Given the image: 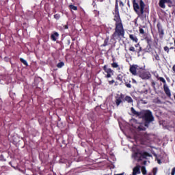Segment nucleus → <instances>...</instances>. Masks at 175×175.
I'll return each mask as SVG.
<instances>
[{
  "mask_svg": "<svg viewBox=\"0 0 175 175\" xmlns=\"http://www.w3.org/2000/svg\"><path fill=\"white\" fill-rule=\"evenodd\" d=\"M115 175H124V174H115Z\"/></svg>",
  "mask_w": 175,
  "mask_h": 175,
  "instance_id": "38",
  "label": "nucleus"
},
{
  "mask_svg": "<svg viewBox=\"0 0 175 175\" xmlns=\"http://www.w3.org/2000/svg\"><path fill=\"white\" fill-rule=\"evenodd\" d=\"M147 163V161H144V165H146Z\"/></svg>",
  "mask_w": 175,
  "mask_h": 175,
  "instance_id": "37",
  "label": "nucleus"
},
{
  "mask_svg": "<svg viewBox=\"0 0 175 175\" xmlns=\"http://www.w3.org/2000/svg\"><path fill=\"white\" fill-rule=\"evenodd\" d=\"M166 2H167V0H160V1H159L160 8L165 9V3H166Z\"/></svg>",
  "mask_w": 175,
  "mask_h": 175,
  "instance_id": "7",
  "label": "nucleus"
},
{
  "mask_svg": "<svg viewBox=\"0 0 175 175\" xmlns=\"http://www.w3.org/2000/svg\"><path fill=\"white\" fill-rule=\"evenodd\" d=\"M141 77L142 79H148V75H147L146 74H142Z\"/></svg>",
  "mask_w": 175,
  "mask_h": 175,
  "instance_id": "18",
  "label": "nucleus"
},
{
  "mask_svg": "<svg viewBox=\"0 0 175 175\" xmlns=\"http://www.w3.org/2000/svg\"><path fill=\"white\" fill-rule=\"evenodd\" d=\"M139 33H142V34L144 33V30L143 29H139Z\"/></svg>",
  "mask_w": 175,
  "mask_h": 175,
  "instance_id": "30",
  "label": "nucleus"
},
{
  "mask_svg": "<svg viewBox=\"0 0 175 175\" xmlns=\"http://www.w3.org/2000/svg\"><path fill=\"white\" fill-rule=\"evenodd\" d=\"M113 83H115L114 80L109 81V84H113Z\"/></svg>",
  "mask_w": 175,
  "mask_h": 175,
  "instance_id": "31",
  "label": "nucleus"
},
{
  "mask_svg": "<svg viewBox=\"0 0 175 175\" xmlns=\"http://www.w3.org/2000/svg\"><path fill=\"white\" fill-rule=\"evenodd\" d=\"M64 28H65L66 29H68V25H65V26H64Z\"/></svg>",
  "mask_w": 175,
  "mask_h": 175,
  "instance_id": "36",
  "label": "nucleus"
},
{
  "mask_svg": "<svg viewBox=\"0 0 175 175\" xmlns=\"http://www.w3.org/2000/svg\"><path fill=\"white\" fill-rule=\"evenodd\" d=\"M57 66V68H62V66H64V62L58 63Z\"/></svg>",
  "mask_w": 175,
  "mask_h": 175,
  "instance_id": "20",
  "label": "nucleus"
},
{
  "mask_svg": "<svg viewBox=\"0 0 175 175\" xmlns=\"http://www.w3.org/2000/svg\"><path fill=\"white\" fill-rule=\"evenodd\" d=\"M69 8L71 10H77V6H75L73 5H69Z\"/></svg>",
  "mask_w": 175,
  "mask_h": 175,
  "instance_id": "16",
  "label": "nucleus"
},
{
  "mask_svg": "<svg viewBox=\"0 0 175 175\" xmlns=\"http://www.w3.org/2000/svg\"><path fill=\"white\" fill-rule=\"evenodd\" d=\"M104 70H105V72H106V73H107V74L111 73V75H113V71H112V70H111L110 68H106V66H104Z\"/></svg>",
  "mask_w": 175,
  "mask_h": 175,
  "instance_id": "13",
  "label": "nucleus"
},
{
  "mask_svg": "<svg viewBox=\"0 0 175 175\" xmlns=\"http://www.w3.org/2000/svg\"><path fill=\"white\" fill-rule=\"evenodd\" d=\"M159 80H160V81H161L162 83H166V81H165V79L163 78V77H160V78H159Z\"/></svg>",
  "mask_w": 175,
  "mask_h": 175,
  "instance_id": "22",
  "label": "nucleus"
},
{
  "mask_svg": "<svg viewBox=\"0 0 175 175\" xmlns=\"http://www.w3.org/2000/svg\"><path fill=\"white\" fill-rule=\"evenodd\" d=\"M144 6H146V5L142 0L139 2V5L137 4V3H133L134 10L136 12L138 16H142V14L144 13Z\"/></svg>",
  "mask_w": 175,
  "mask_h": 175,
  "instance_id": "3",
  "label": "nucleus"
},
{
  "mask_svg": "<svg viewBox=\"0 0 175 175\" xmlns=\"http://www.w3.org/2000/svg\"><path fill=\"white\" fill-rule=\"evenodd\" d=\"M106 77L109 79V77H111V73H109L107 75Z\"/></svg>",
  "mask_w": 175,
  "mask_h": 175,
  "instance_id": "29",
  "label": "nucleus"
},
{
  "mask_svg": "<svg viewBox=\"0 0 175 175\" xmlns=\"http://www.w3.org/2000/svg\"><path fill=\"white\" fill-rule=\"evenodd\" d=\"M137 68H139V66L137 65H133L130 67V72L131 73H132V75H133L134 76H136V75H137L136 70L137 69Z\"/></svg>",
  "mask_w": 175,
  "mask_h": 175,
  "instance_id": "5",
  "label": "nucleus"
},
{
  "mask_svg": "<svg viewBox=\"0 0 175 175\" xmlns=\"http://www.w3.org/2000/svg\"><path fill=\"white\" fill-rule=\"evenodd\" d=\"M141 170H142V172L143 174H146L147 171L146 170V167L142 166V168H141Z\"/></svg>",
  "mask_w": 175,
  "mask_h": 175,
  "instance_id": "17",
  "label": "nucleus"
},
{
  "mask_svg": "<svg viewBox=\"0 0 175 175\" xmlns=\"http://www.w3.org/2000/svg\"><path fill=\"white\" fill-rule=\"evenodd\" d=\"M120 5H122V6H124V3H122V2H120Z\"/></svg>",
  "mask_w": 175,
  "mask_h": 175,
  "instance_id": "39",
  "label": "nucleus"
},
{
  "mask_svg": "<svg viewBox=\"0 0 175 175\" xmlns=\"http://www.w3.org/2000/svg\"><path fill=\"white\" fill-rule=\"evenodd\" d=\"M139 44H135V47H139Z\"/></svg>",
  "mask_w": 175,
  "mask_h": 175,
  "instance_id": "34",
  "label": "nucleus"
},
{
  "mask_svg": "<svg viewBox=\"0 0 175 175\" xmlns=\"http://www.w3.org/2000/svg\"><path fill=\"white\" fill-rule=\"evenodd\" d=\"M164 50H165V51H167V53H169V47L165 46Z\"/></svg>",
  "mask_w": 175,
  "mask_h": 175,
  "instance_id": "24",
  "label": "nucleus"
},
{
  "mask_svg": "<svg viewBox=\"0 0 175 175\" xmlns=\"http://www.w3.org/2000/svg\"><path fill=\"white\" fill-rule=\"evenodd\" d=\"M155 59H157V61H159V55H157L156 56H155Z\"/></svg>",
  "mask_w": 175,
  "mask_h": 175,
  "instance_id": "28",
  "label": "nucleus"
},
{
  "mask_svg": "<svg viewBox=\"0 0 175 175\" xmlns=\"http://www.w3.org/2000/svg\"><path fill=\"white\" fill-rule=\"evenodd\" d=\"M172 70L175 72V65L173 66Z\"/></svg>",
  "mask_w": 175,
  "mask_h": 175,
  "instance_id": "33",
  "label": "nucleus"
},
{
  "mask_svg": "<svg viewBox=\"0 0 175 175\" xmlns=\"http://www.w3.org/2000/svg\"><path fill=\"white\" fill-rule=\"evenodd\" d=\"M112 68H118V64L116 62L111 64Z\"/></svg>",
  "mask_w": 175,
  "mask_h": 175,
  "instance_id": "21",
  "label": "nucleus"
},
{
  "mask_svg": "<svg viewBox=\"0 0 175 175\" xmlns=\"http://www.w3.org/2000/svg\"><path fill=\"white\" fill-rule=\"evenodd\" d=\"M135 128L137 129V131H146V127H144L142 123L137 124Z\"/></svg>",
  "mask_w": 175,
  "mask_h": 175,
  "instance_id": "6",
  "label": "nucleus"
},
{
  "mask_svg": "<svg viewBox=\"0 0 175 175\" xmlns=\"http://www.w3.org/2000/svg\"><path fill=\"white\" fill-rule=\"evenodd\" d=\"M129 51H130L135 52V47L131 46V47L129 48Z\"/></svg>",
  "mask_w": 175,
  "mask_h": 175,
  "instance_id": "23",
  "label": "nucleus"
},
{
  "mask_svg": "<svg viewBox=\"0 0 175 175\" xmlns=\"http://www.w3.org/2000/svg\"><path fill=\"white\" fill-rule=\"evenodd\" d=\"M139 118H142L145 121V126H148L150 122H152L154 121V116H152V113H151L149 110H144L140 112Z\"/></svg>",
  "mask_w": 175,
  "mask_h": 175,
  "instance_id": "2",
  "label": "nucleus"
},
{
  "mask_svg": "<svg viewBox=\"0 0 175 175\" xmlns=\"http://www.w3.org/2000/svg\"><path fill=\"white\" fill-rule=\"evenodd\" d=\"M118 79L120 80V81L122 80V79H120V77H118Z\"/></svg>",
  "mask_w": 175,
  "mask_h": 175,
  "instance_id": "35",
  "label": "nucleus"
},
{
  "mask_svg": "<svg viewBox=\"0 0 175 175\" xmlns=\"http://www.w3.org/2000/svg\"><path fill=\"white\" fill-rule=\"evenodd\" d=\"M130 39L133 40V42H135V43H137V38L135 37V36L131 34L129 36Z\"/></svg>",
  "mask_w": 175,
  "mask_h": 175,
  "instance_id": "12",
  "label": "nucleus"
},
{
  "mask_svg": "<svg viewBox=\"0 0 175 175\" xmlns=\"http://www.w3.org/2000/svg\"><path fill=\"white\" fill-rule=\"evenodd\" d=\"M174 174H175V167H174V168L172 169V172H171V174H172V175H174Z\"/></svg>",
  "mask_w": 175,
  "mask_h": 175,
  "instance_id": "25",
  "label": "nucleus"
},
{
  "mask_svg": "<svg viewBox=\"0 0 175 175\" xmlns=\"http://www.w3.org/2000/svg\"><path fill=\"white\" fill-rule=\"evenodd\" d=\"M164 91L167 96H171L172 94H170V90L169 89V88L167 86L164 85Z\"/></svg>",
  "mask_w": 175,
  "mask_h": 175,
  "instance_id": "8",
  "label": "nucleus"
},
{
  "mask_svg": "<svg viewBox=\"0 0 175 175\" xmlns=\"http://www.w3.org/2000/svg\"><path fill=\"white\" fill-rule=\"evenodd\" d=\"M107 43H109V38L105 40L103 46H107Z\"/></svg>",
  "mask_w": 175,
  "mask_h": 175,
  "instance_id": "19",
  "label": "nucleus"
},
{
  "mask_svg": "<svg viewBox=\"0 0 175 175\" xmlns=\"http://www.w3.org/2000/svg\"><path fill=\"white\" fill-rule=\"evenodd\" d=\"M20 61L22 62V64L25 65V66H28V63L27 62V61L25 59L21 58Z\"/></svg>",
  "mask_w": 175,
  "mask_h": 175,
  "instance_id": "15",
  "label": "nucleus"
},
{
  "mask_svg": "<svg viewBox=\"0 0 175 175\" xmlns=\"http://www.w3.org/2000/svg\"><path fill=\"white\" fill-rule=\"evenodd\" d=\"M125 100H126V102H128L129 103H132V102L133 101L132 100V98H131L130 96H126L125 97Z\"/></svg>",
  "mask_w": 175,
  "mask_h": 175,
  "instance_id": "14",
  "label": "nucleus"
},
{
  "mask_svg": "<svg viewBox=\"0 0 175 175\" xmlns=\"http://www.w3.org/2000/svg\"><path fill=\"white\" fill-rule=\"evenodd\" d=\"M126 86L128 88H131L132 87V85H131V83H127L126 84Z\"/></svg>",
  "mask_w": 175,
  "mask_h": 175,
  "instance_id": "26",
  "label": "nucleus"
},
{
  "mask_svg": "<svg viewBox=\"0 0 175 175\" xmlns=\"http://www.w3.org/2000/svg\"><path fill=\"white\" fill-rule=\"evenodd\" d=\"M58 36H59L58 33L55 32L51 35V38L52 40L55 42V40H57V38H58Z\"/></svg>",
  "mask_w": 175,
  "mask_h": 175,
  "instance_id": "10",
  "label": "nucleus"
},
{
  "mask_svg": "<svg viewBox=\"0 0 175 175\" xmlns=\"http://www.w3.org/2000/svg\"><path fill=\"white\" fill-rule=\"evenodd\" d=\"M116 103L117 106H120V104L122 103V97H116Z\"/></svg>",
  "mask_w": 175,
  "mask_h": 175,
  "instance_id": "9",
  "label": "nucleus"
},
{
  "mask_svg": "<svg viewBox=\"0 0 175 175\" xmlns=\"http://www.w3.org/2000/svg\"><path fill=\"white\" fill-rule=\"evenodd\" d=\"M55 18H57V19L59 18V16H58V14L55 15Z\"/></svg>",
  "mask_w": 175,
  "mask_h": 175,
  "instance_id": "32",
  "label": "nucleus"
},
{
  "mask_svg": "<svg viewBox=\"0 0 175 175\" xmlns=\"http://www.w3.org/2000/svg\"><path fill=\"white\" fill-rule=\"evenodd\" d=\"M147 157H150V154H148L147 152H135L133 154L132 157L135 158L138 162H140V161H143V159H146Z\"/></svg>",
  "mask_w": 175,
  "mask_h": 175,
  "instance_id": "4",
  "label": "nucleus"
},
{
  "mask_svg": "<svg viewBox=\"0 0 175 175\" xmlns=\"http://www.w3.org/2000/svg\"><path fill=\"white\" fill-rule=\"evenodd\" d=\"M131 112L133 113V114H134L135 116H137V117L140 118V112L136 111V110H135L133 107H131Z\"/></svg>",
  "mask_w": 175,
  "mask_h": 175,
  "instance_id": "11",
  "label": "nucleus"
},
{
  "mask_svg": "<svg viewBox=\"0 0 175 175\" xmlns=\"http://www.w3.org/2000/svg\"><path fill=\"white\" fill-rule=\"evenodd\" d=\"M144 137H146H146H147V135H146V134H145V135H144Z\"/></svg>",
  "mask_w": 175,
  "mask_h": 175,
  "instance_id": "41",
  "label": "nucleus"
},
{
  "mask_svg": "<svg viewBox=\"0 0 175 175\" xmlns=\"http://www.w3.org/2000/svg\"><path fill=\"white\" fill-rule=\"evenodd\" d=\"M139 51H142V47H139Z\"/></svg>",
  "mask_w": 175,
  "mask_h": 175,
  "instance_id": "40",
  "label": "nucleus"
},
{
  "mask_svg": "<svg viewBox=\"0 0 175 175\" xmlns=\"http://www.w3.org/2000/svg\"><path fill=\"white\" fill-rule=\"evenodd\" d=\"M116 23L115 32L111 36L112 40H117V39H121V38H124V35L125 33V30H124V27H122V23H121V19L120 18V15L116 14L113 18Z\"/></svg>",
  "mask_w": 175,
  "mask_h": 175,
  "instance_id": "1",
  "label": "nucleus"
},
{
  "mask_svg": "<svg viewBox=\"0 0 175 175\" xmlns=\"http://www.w3.org/2000/svg\"><path fill=\"white\" fill-rule=\"evenodd\" d=\"M157 168L153 169V174L154 175L157 174Z\"/></svg>",
  "mask_w": 175,
  "mask_h": 175,
  "instance_id": "27",
  "label": "nucleus"
}]
</instances>
